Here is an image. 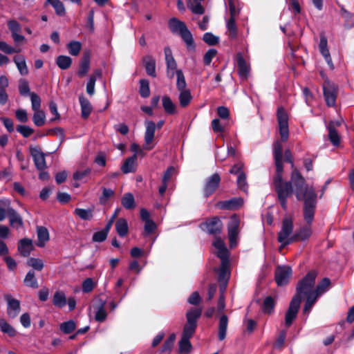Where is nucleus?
I'll return each instance as SVG.
<instances>
[{
  "label": "nucleus",
  "mask_w": 354,
  "mask_h": 354,
  "mask_svg": "<svg viewBox=\"0 0 354 354\" xmlns=\"http://www.w3.org/2000/svg\"><path fill=\"white\" fill-rule=\"evenodd\" d=\"M292 184L295 187V194L297 200L304 202V220L308 224H310L314 218L317 194L313 187L306 184L305 179L296 169L292 172L290 182H286L284 185H278L275 188L281 205L283 209H287L286 199L293 192Z\"/></svg>",
  "instance_id": "nucleus-1"
},
{
  "label": "nucleus",
  "mask_w": 354,
  "mask_h": 354,
  "mask_svg": "<svg viewBox=\"0 0 354 354\" xmlns=\"http://www.w3.org/2000/svg\"><path fill=\"white\" fill-rule=\"evenodd\" d=\"M214 247L216 249V255L221 259V267L217 270L218 273V281L221 283H225L229 278V252L223 242L220 238H216L213 242Z\"/></svg>",
  "instance_id": "nucleus-2"
},
{
  "label": "nucleus",
  "mask_w": 354,
  "mask_h": 354,
  "mask_svg": "<svg viewBox=\"0 0 354 354\" xmlns=\"http://www.w3.org/2000/svg\"><path fill=\"white\" fill-rule=\"evenodd\" d=\"M317 274L315 270L308 272L307 274L298 282L297 286V294L295 295H298L301 298V295L306 297H308L310 295L315 296V288H314Z\"/></svg>",
  "instance_id": "nucleus-3"
},
{
  "label": "nucleus",
  "mask_w": 354,
  "mask_h": 354,
  "mask_svg": "<svg viewBox=\"0 0 354 354\" xmlns=\"http://www.w3.org/2000/svg\"><path fill=\"white\" fill-rule=\"evenodd\" d=\"M201 313V308H192L187 312V322L183 328V336L191 338L194 335L197 327V320Z\"/></svg>",
  "instance_id": "nucleus-4"
},
{
  "label": "nucleus",
  "mask_w": 354,
  "mask_h": 354,
  "mask_svg": "<svg viewBox=\"0 0 354 354\" xmlns=\"http://www.w3.org/2000/svg\"><path fill=\"white\" fill-rule=\"evenodd\" d=\"M293 231V222L290 217H286L283 219L282 226L278 234V241L281 244V247L295 241V235L292 236Z\"/></svg>",
  "instance_id": "nucleus-5"
},
{
  "label": "nucleus",
  "mask_w": 354,
  "mask_h": 354,
  "mask_svg": "<svg viewBox=\"0 0 354 354\" xmlns=\"http://www.w3.org/2000/svg\"><path fill=\"white\" fill-rule=\"evenodd\" d=\"M145 124L146 129H145V136H144V140H145L144 148L145 149H147V151H150L155 146V144L153 143V140L155 138L156 129V127L158 129H161L164 124V121L160 120L157 123V124H156L155 122H153L151 120H146Z\"/></svg>",
  "instance_id": "nucleus-6"
},
{
  "label": "nucleus",
  "mask_w": 354,
  "mask_h": 354,
  "mask_svg": "<svg viewBox=\"0 0 354 354\" xmlns=\"http://www.w3.org/2000/svg\"><path fill=\"white\" fill-rule=\"evenodd\" d=\"M279 133L282 141H286L289 136L288 117L283 107H279L277 112Z\"/></svg>",
  "instance_id": "nucleus-7"
},
{
  "label": "nucleus",
  "mask_w": 354,
  "mask_h": 354,
  "mask_svg": "<svg viewBox=\"0 0 354 354\" xmlns=\"http://www.w3.org/2000/svg\"><path fill=\"white\" fill-rule=\"evenodd\" d=\"M337 90V86L334 83L328 80L324 81L323 84L324 96L328 106H333L335 104Z\"/></svg>",
  "instance_id": "nucleus-8"
},
{
  "label": "nucleus",
  "mask_w": 354,
  "mask_h": 354,
  "mask_svg": "<svg viewBox=\"0 0 354 354\" xmlns=\"http://www.w3.org/2000/svg\"><path fill=\"white\" fill-rule=\"evenodd\" d=\"M300 303L301 297L298 295H295L290 303L288 310L285 315V324L287 327H289L296 318Z\"/></svg>",
  "instance_id": "nucleus-9"
},
{
  "label": "nucleus",
  "mask_w": 354,
  "mask_h": 354,
  "mask_svg": "<svg viewBox=\"0 0 354 354\" xmlns=\"http://www.w3.org/2000/svg\"><path fill=\"white\" fill-rule=\"evenodd\" d=\"M201 227L207 233L217 236L222 231L223 224L218 217H214L203 223Z\"/></svg>",
  "instance_id": "nucleus-10"
},
{
  "label": "nucleus",
  "mask_w": 354,
  "mask_h": 354,
  "mask_svg": "<svg viewBox=\"0 0 354 354\" xmlns=\"http://www.w3.org/2000/svg\"><path fill=\"white\" fill-rule=\"evenodd\" d=\"M239 218L236 215H234L230 218L227 225L228 236L232 248L235 246L236 243V240L239 234Z\"/></svg>",
  "instance_id": "nucleus-11"
},
{
  "label": "nucleus",
  "mask_w": 354,
  "mask_h": 354,
  "mask_svg": "<svg viewBox=\"0 0 354 354\" xmlns=\"http://www.w3.org/2000/svg\"><path fill=\"white\" fill-rule=\"evenodd\" d=\"M292 274V269L288 266H278L275 271V280L279 286H283L288 282Z\"/></svg>",
  "instance_id": "nucleus-12"
},
{
  "label": "nucleus",
  "mask_w": 354,
  "mask_h": 354,
  "mask_svg": "<svg viewBox=\"0 0 354 354\" xmlns=\"http://www.w3.org/2000/svg\"><path fill=\"white\" fill-rule=\"evenodd\" d=\"M7 26L11 32L12 38L16 44H20L25 41V37L21 35V26L16 20H8L7 22Z\"/></svg>",
  "instance_id": "nucleus-13"
},
{
  "label": "nucleus",
  "mask_w": 354,
  "mask_h": 354,
  "mask_svg": "<svg viewBox=\"0 0 354 354\" xmlns=\"http://www.w3.org/2000/svg\"><path fill=\"white\" fill-rule=\"evenodd\" d=\"M220 182V176L216 173L207 178L203 189L205 196L208 197L212 195L218 187Z\"/></svg>",
  "instance_id": "nucleus-14"
},
{
  "label": "nucleus",
  "mask_w": 354,
  "mask_h": 354,
  "mask_svg": "<svg viewBox=\"0 0 354 354\" xmlns=\"http://www.w3.org/2000/svg\"><path fill=\"white\" fill-rule=\"evenodd\" d=\"M165 61L167 64V73L170 78L174 77L177 70V64L174 59L171 50L169 47H165L164 49Z\"/></svg>",
  "instance_id": "nucleus-15"
},
{
  "label": "nucleus",
  "mask_w": 354,
  "mask_h": 354,
  "mask_svg": "<svg viewBox=\"0 0 354 354\" xmlns=\"http://www.w3.org/2000/svg\"><path fill=\"white\" fill-rule=\"evenodd\" d=\"M30 154L32 156L33 161L36 168L38 170H44L46 168V163L44 153L39 147H30Z\"/></svg>",
  "instance_id": "nucleus-16"
},
{
  "label": "nucleus",
  "mask_w": 354,
  "mask_h": 354,
  "mask_svg": "<svg viewBox=\"0 0 354 354\" xmlns=\"http://www.w3.org/2000/svg\"><path fill=\"white\" fill-rule=\"evenodd\" d=\"M5 299L8 303L7 313L8 316L11 318L16 317L21 310L19 301L12 298L10 295H5Z\"/></svg>",
  "instance_id": "nucleus-17"
},
{
  "label": "nucleus",
  "mask_w": 354,
  "mask_h": 354,
  "mask_svg": "<svg viewBox=\"0 0 354 354\" xmlns=\"http://www.w3.org/2000/svg\"><path fill=\"white\" fill-rule=\"evenodd\" d=\"M243 204L242 198H232L230 200L220 201L216 206L221 209L234 210L240 208Z\"/></svg>",
  "instance_id": "nucleus-18"
},
{
  "label": "nucleus",
  "mask_w": 354,
  "mask_h": 354,
  "mask_svg": "<svg viewBox=\"0 0 354 354\" xmlns=\"http://www.w3.org/2000/svg\"><path fill=\"white\" fill-rule=\"evenodd\" d=\"M319 50L320 53L324 57L326 63L331 69L334 68V64L333 63L330 52L328 48L327 39L324 35H321L320 41L319 44Z\"/></svg>",
  "instance_id": "nucleus-19"
},
{
  "label": "nucleus",
  "mask_w": 354,
  "mask_h": 354,
  "mask_svg": "<svg viewBox=\"0 0 354 354\" xmlns=\"http://www.w3.org/2000/svg\"><path fill=\"white\" fill-rule=\"evenodd\" d=\"M6 212L7 216L9 218L10 226L17 229L24 226L22 217L13 208H7Z\"/></svg>",
  "instance_id": "nucleus-20"
},
{
  "label": "nucleus",
  "mask_w": 354,
  "mask_h": 354,
  "mask_svg": "<svg viewBox=\"0 0 354 354\" xmlns=\"http://www.w3.org/2000/svg\"><path fill=\"white\" fill-rule=\"evenodd\" d=\"M33 250L32 241L29 239H22L18 243V251L23 257H28Z\"/></svg>",
  "instance_id": "nucleus-21"
},
{
  "label": "nucleus",
  "mask_w": 354,
  "mask_h": 354,
  "mask_svg": "<svg viewBox=\"0 0 354 354\" xmlns=\"http://www.w3.org/2000/svg\"><path fill=\"white\" fill-rule=\"evenodd\" d=\"M142 62L147 75L153 77H155L156 76V61L154 58L151 55H147L143 57Z\"/></svg>",
  "instance_id": "nucleus-22"
},
{
  "label": "nucleus",
  "mask_w": 354,
  "mask_h": 354,
  "mask_svg": "<svg viewBox=\"0 0 354 354\" xmlns=\"http://www.w3.org/2000/svg\"><path fill=\"white\" fill-rule=\"evenodd\" d=\"M236 63L239 75L245 78L249 73L250 67L241 53H238L236 55Z\"/></svg>",
  "instance_id": "nucleus-23"
},
{
  "label": "nucleus",
  "mask_w": 354,
  "mask_h": 354,
  "mask_svg": "<svg viewBox=\"0 0 354 354\" xmlns=\"http://www.w3.org/2000/svg\"><path fill=\"white\" fill-rule=\"evenodd\" d=\"M37 245L42 248L49 240V232L45 227L39 226L37 228Z\"/></svg>",
  "instance_id": "nucleus-24"
},
{
  "label": "nucleus",
  "mask_w": 354,
  "mask_h": 354,
  "mask_svg": "<svg viewBox=\"0 0 354 354\" xmlns=\"http://www.w3.org/2000/svg\"><path fill=\"white\" fill-rule=\"evenodd\" d=\"M136 154H134L131 157L127 158L124 162L121 167V169L124 174H128L134 172L136 169Z\"/></svg>",
  "instance_id": "nucleus-25"
},
{
  "label": "nucleus",
  "mask_w": 354,
  "mask_h": 354,
  "mask_svg": "<svg viewBox=\"0 0 354 354\" xmlns=\"http://www.w3.org/2000/svg\"><path fill=\"white\" fill-rule=\"evenodd\" d=\"M13 62L16 64L17 69L21 75H26L28 73L26 59L24 55L15 56Z\"/></svg>",
  "instance_id": "nucleus-26"
},
{
  "label": "nucleus",
  "mask_w": 354,
  "mask_h": 354,
  "mask_svg": "<svg viewBox=\"0 0 354 354\" xmlns=\"http://www.w3.org/2000/svg\"><path fill=\"white\" fill-rule=\"evenodd\" d=\"M226 34L232 39H234L237 37L238 28L236 25L235 19L229 18L226 20Z\"/></svg>",
  "instance_id": "nucleus-27"
},
{
  "label": "nucleus",
  "mask_w": 354,
  "mask_h": 354,
  "mask_svg": "<svg viewBox=\"0 0 354 354\" xmlns=\"http://www.w3.org/2000/svg\"><path fill=\"white\" fill-rule=\"evenodd\" d=\"M79 100L81 106L82 117L86 119L88 118L92 110L91 103L84 96H80Z\"/></svg>",
  "instance_id": "nucleus-28"
},
{
  "label": "nucleus",
  "mask_w": 354,
  "mask_h": 354,
  "mask_svg": "<svg viewBox=\"0 0 354 354\" xmlns=\"http://www.w3.org/2000/svg\"><path fill=\"white\" fill-rule=\"evenodd\" d=\"M90 68V57L89 55H84L80 62V68L77 72L79 77L85 76Z\"/></svg>",
  "instance_id": "nucleus-29"
},
{
  "label": "nucleus",
  "mask_w": 354,
  "mask_h": 354,
  "mask_svg": "<svg viewBox=\"0 0 354 354\" xmlns=\"http://www.w3.org/2000/svg\"><path fill=\"white\" fill-rule=\"evenodd\" d=\"M228 324L227 317L225 315L220 317L219 325H218V339L222 341L225 338L227 328Z\"/></svg>",
  "instance_id": "nucleus-30"
},
{
  "label": "nucleus",
  "mask_w": 354,
  "mask_h": 354,
  "mask_svg": "<svg viewBox=\"0 0 354 354\" xmlns=\"http://www.w3.org/2000/svg\"><path fill=\"white\" fill-rule=\"evenodd\" d=\"M122 206L127 209H132L136 207L135 199L131 193H126L121 198Z\"/></svg>",
  "instance_id": "nucleus-31"
},
{
  "label": "nucleus",
  "mask_w": 354,
  "mask_h": 354,
  "mask_svg": "<svg viewBox=\"0 0 354 354\" xmlns=\"http://www.w3.org/2000/svg\"><path fill=\"white\" fill-rule=\"evenodd\" d=\"M115 230L120 236H124L128 233V224L125 218H120L115 223Z\"/></svg>",
  "instance_id": "nucleus-32"
},
{
  "label": "nucleus",
  "mask_w": 354,
  "mask_h": 354,
  "mask_svg": "<svg viewBox=\"0 0 354 354\" xmlns=\"http://www.w3.org/2000/svg\"><path fill=\"white\" fill-rule=\"evenodd\" d=\"M67 302L66 295L62 291H57L55 292L53 299V304L59 308L64 307Z\"/></svg>",
  "instance_id": "nucleus-33"
},
{
  "label": "nucleus",
  "mask_w": 354,
  "mask_h": 354,
  "mask_svg": "<svg viewBox=\"0 0 354 354\" xmlns=\"http://www.w3.org/2000/svg\"><path fill=\"white\" fill-rule=\"evenodd\" d=\"M330 285V281L328 278H324L315 288V295L318 298L320 295L326 292Z\"/></svg>",
  "instance_id": "nucleus-34"
},
{
  "label": "nucleus",
  "mask_w": 354,
  "mask_h": 354,
  "mask_svg": "<svg viewBox=\"0 0 354 354\" xmlns=\"http://www.w3.org/2000/svg\"><path fill=\"white\" fill-rule=\"evenodd\" d=\"M162 107L165 111L170 115L176 113V106L168 96H163L162 99Z\"/></svg>",
  "instance_id": "nucleus-35"
},
{
  "label": "nucleus",
  "mask_w": 354,
  "mask_h": 354,
  "mask_svg": "<svg viewBox=\"0 0 354 354\" xmlns=\"http://www.w3.org/2000/svg\"><path fill=\"white\" fill-rule=\"evenodd\" d=\"M169 25L172 32L178 33L181 32L183 30L187 28L185 23L179 21L176 18L171 19L169 20Z\"/></svg>",
  "instance_id": "nucleus-36"
},
{
  "label": "nucleus",
  "mask_w": 354,
  "mask_h": 354,
  "mask_svg": "<svg viewBox=\"0 0 354 354\" xmlns=\"http://www.w3.org/2000/svg\"><path fill=\"white\" fill-rule=\"evenodd\" d=\"M72 59L66 55H59L56 59V64L62 70L68 69L72 64Z\"/></svg>",
  "instance_id": "nucleus-37"
},
{
  "label": "nucleus",
  "mask_w": 354,
  "mask_h": 354,
  "mask_svg": "<svg viewBox=\"0 0 354 354\" xmlns=\"http://www.w3.org/2000/svg\"><path fill=\"white\" fill-rule=\"evenodd\" d=\"M312 234L311 229L309 226L301 227L295 234V241H304L308 239Z\"/></svg>",
  "instance_id": "nucleus-38"
},
{
  "label": "nucleus",
  "mask_w": 354,
  "mask_h": 354,
  "mask_svg": "<svg viewBox=\"0 0 354 354\" xmlns=\"http://www.w3.org/2000/svg\"><path fill=\"white\" fill-rule=\"evenodd\" d=\"M0 330L4 333H7L10 337H14L17 334L15 329L4 319H0Z\"/></svg>",
  "instance_id": "nucleus-39"
},
{
  "label": "nucleus",
  "mask_w": 354,
  "mask_h": 354,
  "mask_svg": "<svg viewBox=\"0 0 354 354\" xmlns=\"http://www.w3.org/2000/svg\"><path fill=\"white\" fill-rule=\"evenodd\" d=\"M47 3L50 4L55 9L57 15L64 16L66 13L65 7L63 3L59 0H46Z\"/></svg>",
  "instance_id": "nucleus-40"
},
{
  "label": "nucleus",
  "mask_w": 354,
  "mask_h": 354,
  "mask_svg": "<svg viewBox=\"0 0 354 354\" xmlns=\"http://www.w3.org/2000/svg\"><path fill=\"white\" fill-rule=\"evenodd\" d=\"M190 337L182 335L181 339L179 342V353H188L192 349V344L189 342Z\"/></svg>",
  "instance_id": "nucleus-41"
},
{
  "label": "nucleus",
  "mask_w": 354,
  "mask_h": 354,
  "mask_svg": "<svg viewBox=\"0 0 354 354\" xmlns=\"http://www.w3.org/2000/svg\"><path fill=\"white\" fill-rule=\"evenodd\" d=\"M24 283L26 286L32 288H37L39 287L37 280L35 277V273L32 271H29L24 280Z\"/></svg>",
  "instance_id": "nucleus-42"
},
{
  "label": "nucleus",
  "mask_w": 354,
  "mask_h": 354,
  "mask_svg": "<svg viewBox=\"0 0 354 354\" xmlns=\"http://www.w3.org/2000/svg\"><path fill=\"white\" fill-rule=\"evenodd\" d=\"M192 98V97L189 90L180 91L179 102L181 106H187L191 102Z\"/></svg>",
  "instance_id": "nucleus-43"
},
{
  "label": "nucleus",
  "mask_w": 354,
  "mask_h": 354,
  "mask_svg": "<svg viewBox=\"0 0 354 354\" xmlns=\"http://www.w3.org/2000/svg\"><path fill=\"white\" fill-rule=\"evenodd\" d=\"M179 34L181 36L183 41L185 42L188 48H194V44L192 35L190 32V31L187 29V28L183 30V31Z\"/></svg>",
  "instance_id": "nucleus-44"
},
{
  "label": "nucleus",
  "mask_w": 354,
  "mask_h": 354,
  "mask_svg": "<svg viewBox=\"0 0 354 354\" xmlns=\"http://www.w3.org/2000/svg\"><path fill=\"white\" fill-rule=\"evenodd\" d=\"M68 53L72 56H77L82 48V44L77 41H71L67 44Z\"/></svg>",
  "instance_id": "nucleus-45"
},
{
  "label": "nucleus",
  "mask_w": 354,
  "mask_h": 354,
  "mask_svg": "<svg viewBox=\"0 0 354 354\" xmlns=\"http://www.w3.org/2000/svg\"><path fill=\"white\" fill-rule=\"evenodd\" d=\"M35 113L32 117L34 124L37 127H41L44 124L46 115L43 111L38 110L34 111Z\"/></svg>",
  "instance_id": "nucleus-46"
},
{
  "label": "nucleus",
  "mask_w": 354,
  "mask_h": 354,
  "mask_svg": "<svg viewBox=\"0 0 354 354\" xmlns=\"http://www.w3.org/2000/svg\"><path fill=\"white\" fill-rule=\"evenodd\" d=\"M60 330L65 334L72 333L76 328V324L73 320L63 322L59 326Z\"/></svg>",
  "instance_id": "nucleus-47"
},
{
  "label": "nucleus",
  "mask_w": 354,
  "mask_h": 354,
  "mask_svg": "<svg viewBox=\"0 0 354 354\" xmlns=\"http://www.w3.org/2000/svg\"><path fill=\"white\" fill-rule=\"evenodd\" d=\"M275 302L272 297H267L263 304V311L266 313L270 314L274 308Z\"/></svg>",
  "instance_id": "nucleus-48"
},
{
  "label": "nucleus",
  "mask_w": 354,
  "mask_h": 354,
  "mask_svg": "<svg viewBox=\"0 0 354 354\" xmlns=\"http://www.w3.org/2000/svg\"><path fill=\"white\" fill-rule=\"evenodd\" d=\"M140 93L142 97H147L150 95L149 83L147 80H140Z\"/></svg>",
  "instance_id": "nucleus-49"
},
{
  "label": "nucleus",
  "mask_w": 354,
  "mask_h": 354,
  "mask_svg": "<svg viewBox=\"0 0 354 354\" xmlns=\"http://www.w3.org/2000/svg\"><path fill=\"white\" fill-rule=\"evenodd\" d=\"M75 214L82 220H91L93 217V211L90 209L77 208L75 209Z\"/></svg>",
  "instance_id": "nucleus-50"
},
{
  "label": "nucleus",
  "mask_w": 354,
  "mask_h": 354,
  "mask_svg": "<svg viewBox=\"0 0 354 354\" xmlns=\"http://www.w3.org/2000/svg\"><path fill=\"white\" fill-rule=\"evenodd\" d=\"M107 317L106 311L104 308V303H102L95 312V319L96 321L102 322L106 320Z\"/></svg>",
  "instance_id": "nucleus-51"
},
{
  "label": "nucleus",
  "mask_w": 354,
  "mask_h": 354,
  "mask_svg": "<svg viewBox=\"0 0 354 354\" xmlns=\"http://www.w3.org/2000/svg\"><path fill=\"white\" fill-rule=\"evenodd\" d=\"M328 136L331 142L334 145H337L339 143V136L337 131L333 127V123L330 122L328 127Z\"/></svg>",
  "instance_id": "nucleus-52"
},
{
  "label": "nucleus",
  "mask_w": 354,
  "mask_h": 354,
  "mask_svg": "<svg viewBox=\"0 0 354 354\" xmlns=\"http://www.w3.org/2000/svg\"><path fill=\"white\" fill-rule=\"evenodd\" d=\"M27 265L37 271H41L44 268L43 261L37 258H30L27 261Z\"/></svg>",
  "instance_id": "nucleus-53"
},
{
  "label": "nucleus",
  "mask_w": 354,
  "mask_h": 354,
  "mask_svg": "<svg viewBox=\"0 0 354 354\" xmlns=\"http://www.w3.org/2000/svg\"><path fill=\"white\" fill-rule=\"evenodd\" d=\"M177 82L176 87L179 91L186 90V81L181 70L176 71Z\"/></svg>",
  "instance_id": "nucleus-54"
},
{
  "label": "nucleus",
  "mask_w": 354,
  "mask_h": 354,
  "mask_svg": "<svg viewBox=\"0 0 354 354\" xmlns=\"http://www.w3.org/2000/svg\"><path fill=\"white\" fill-rule=\"evenodd\" d=\"M115 194V192L109 188L103 187L102 194L100 197V203L101 204H106L109 198L113 197Z\"/></svg>",
  "instance_id": "nucleus-55"
},
{
  "label": "nucleus",
  "mask_w": 354,
  "mask_h": 354,
  "mask_svg": "<svg viewBox=\"0 0 354 354\" xmlns=\"http://www.w3.org/2000/svg\"><path fill=\"white\" fill-rule=\"evenodd\" d=\"M317 297L313 295H310L308 297H306V304L303 310V312L306 315H308L311 308H313V305L315 304V302L317 300Z\"/></svg>",
  "instance_id": "nucleus-56"
},
{
  "label": "nucleus",
  "mask_w": 354,
  "mask_h": 354,
  "mask_svg": "<svg viewBox=\"0 0 354 354\" xmlns=\"http://www.w3.org/2000/svg\"><path fill=\"white\" fill-rule=\"evenodd\" d=\"M0 50L10 55L15 53H19L21 49L11 46L6 41H0Z\"/></svg>",
  "instance_id": "nucleus-57"
},
{
  "label": "nucleus",
  "mask_w": 354,
  "mask_h": 354,
  "mask_svg": "<svg viewBox=\"0 0 354 354\" xmlns=\"http://www.w3.org/2000/svg\"><path fill=\"white\" fill-rule=\"evenodd\" d=\"M10 207V201L7 199L0 200V221L5 219L7 216L6 209Z\"/></svg>",
  "instance_id": "nucleus-58"
},
{
  "label": "nucleus",
  "mask_w": 354,
  "mask_h": 354,
  "mask_svg": "<svg viewBox=\"0 0 354 354\" xmlns=\"http://www.w3.org/2000/svg\"><path fill=\"white\" fill-rule=\"evenodd\" d=\"M30 100H31L32 109L33 111L40 110V107H41L40 97L35 93H30Z\"/></svg>",
  "instance_id": "nucleus-59"
},
{
  "label": "nucleus",
  "mask_w": 354,
  "mask_h": 354,
  "mask_svg": "<svg viewBox=\"0 0 354 354\" xmlns=\"http://www.w3.org/2000/svg\"><path fill=\"white\" fill-rule=\"evenodd\" d=\"M282 148L283 147L281 141L277 140L274 142L273 149V155L274 160L283 158Z\"/></svg>",
  "instance_id": "nucleus-60"
},
{
  "label": "nucleus",
  "mask_w": 354,
  "mask_h": 354,
  "mask_svg": "<svg viewBox=\"0 0 354 354\" xmlns=\"http://www.w3.org/2000/svg\"><path fill=\"white\" fill-rule=\"evenodd\" d=\"M238 187L244 192L248 191V184L246 182V176L243 172H241L237 179Z\"/></svg>",
  "instance_id": "nucleus-61"
},
{
  "label": "nucleus",
  "mask_w": 354,
  "mask_h": 354,
  "mask_svg": "<svg viewBox=\"0 0 354 354\" xmlns=\"http://www.w3.org/2000/svg\"><path fill=\"white\" fill-rule=\"evenodd\" d=\"M203 41L208 45L213 46L218 43L219 38L211 32H206L203 35Z\"/></svg>",
  "instance_id": "nucleus-62"
},
{
  "label": "nucleus",
  "mask_w": 354,
  "mask_h": 354,
  "mask_svg": "<svg viewBox=\"0 0 354 354\" xmlns=\"http://www.w3.org/2000/svg\"><path fill=\"white\" fill-rule=\"evenodd\" d=\"M17 131L21 133L24 138H28L30 136L34 130L31 127L26 125H18L17 127Z\"/></svg>",
  "instance_id": "nucleus-63"
},
{
  "label": "nucleus",
  "mask_w": 354,
  "mask_h": 354,
  "mask_svg": "<svg viewBox=\"0 0 354 354\" xmlns=\"http://www.w3.org/2000/svg\"><path fill=\"white\" fill-rule=\"evenodd\" d=\"M191 11L196 15H202L204 13L205 9L200 2H193L188 6Z\"/></svg>",
  "instance_id": "nucleus-64"
}]
</instances>
